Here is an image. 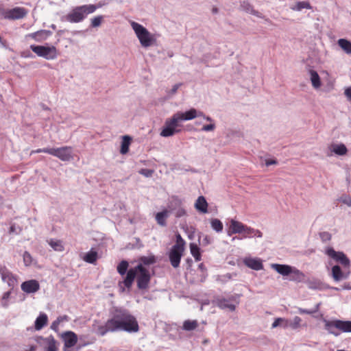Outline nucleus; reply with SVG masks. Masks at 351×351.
<instances>
[{
	"label": "nucleus",
	"instance_id": "nucleus-9",
	"mask_svg": "<svg viewBox=\"0 0 351 351\" xmlns=\"http://www.w3.org/2000/svg\"><path fill=\"white\" fill-rule=\"evenodd\" d=\"M35 341L39 344L45 350L44 351H58L57 341L55 338L50 335L47 337L42 336H36L34 337Z\"/></svg>",
	"mask_w": 351,
	"mask_h": 351
},
{
	"label": "nucleus",
	"instance_id": "nucleus-55",
	"mask_svg": "<svg viewBox=\"0 0 351 351\" xmlns=\"http://www.w3.org/2000/svg\"><path fill=\"white\" fill-rule=\"evenodd\" d=\"M176 238H177V241H176V243L175 245H182V247H184V244H185V242L184 241V239L181 237L180 234H178L176 236Z\"/></svg>",
	"mask_w": 351,
	"mask_h": 351
},
{
	"label": "nucleus",
	"instance_id": "nucleus-36",
	"mask_svg": "<svg viewBox=\"0 0 351 351\" xmlns=\"http://www.w3.org/2000/svg\"><path fill=\"white\" fill-rule=\"evenodd\" d=\"M97 258V252L96 251L90 250L85 254L83 259L86 263L93 264L96 262Z\"/></svg>",
	"mask_w": 351,
	"mask_h": 351
},
{
	"label": "nucleus",
	"instance_id": "nucleus-44",
	"mask_svg": "<svg viewBox=\"0 0 351 351\" xmlns=\"http://www.w3.org/2000/svg\"><path fill=\"white\" fill-rule=\"evenodd\" d=\"M23 262L25 266H30L33 263V258L28 252H25L23 256Z\"/></svg>",
	"mask_w": 351,
	"mask_h": 351
},
{
	"label": "nucleus",
	"instance_id": "nucleus-11",
	"mask_svg": "<svg viewBox=\"0 0 351 351\" xmlns=\"http://www.w3.org/2000/svg\"><path fill=\"white\" fill-rule=\"evenodd\" d=\"M184 247L182 245H173L169 252V258L173 267L177 268L180 263Z\"/></svg>",
	"mask_w": 351,
	"mask_h": 351
},
{
	"label": "nucleus",
	"instance_id": "nucleus-4",
	"mask_svg": "<svg viewBox=\"0 0 351 351\" xmlns=\"http://www.w3.org/2000/svg\"><path fill=\"white\" fill-rule=\"evenodd\" d=\"M130 23L143 47L148 48L156 45L157 38L155 34L149 32L140 23L133 21H130Z\"/></svg>",
	"mask_w": 351,
	"mask_h": 351
},
{
	"label": "nucleus",
	"instance_id": "nucleus-32",
	"mask_svg": "<svg viewBox=\"0 0 351 351\" xmlns=\"http://www.w3.org/2000/svg\"><path fill=\"white\" fill-rule=\"evenodd\" d=\"M337 43L339 46L347 54H351V42L345 38H340L338 40Z\"/></svg>",
	"mask_w": 351,
	"mask_h": 351
},
{
	"label": "nucleus",
	"instance_id": "nucleus-3",
	"mask_svg": "<svg viewBox=\"0 0 351 351\" xmlns=\"http://www.w3.org/2000/svg\"><path fill=\"white\" fill-rule=\"evenodd\" d=\"M136 278L137 287L139 289H147L151 280L149 271L141 264H138L134 268L130 269L123 282L119 284L120 290L123 292L125 289H130Z\"/></svg>",
	"mask_w": 351,
	"mask_h": 351
},
{
	"label": "nucleus",
	"instance_id": "nucleus-16",
	"mask_svg": "<svg viewBox=\"0 0 351 351\" xmlns=\"http://www.w3.org/2000/svg\"><path fill=\"white\" fill-rule=\"evenodd\" d=\"M245 226V225L241 221L232 219L230 220L229 226L226 230L227 234L230 237L234 234H241Z\"/></svg>",
	"mask_w": 351,
	"mask_h": 351
},
{
	"label": "nucleus",
	"instance_id": "nucleus-60",
	"mask_svg": "<svg viewBox=\"0 0 351 351\" xmlns=\"http://www.w3.org/2000/svg\"><path fill=\"white\" fill-rule=\"evenodd\" d=\"M36 347L35 346H31L28 349H25L23 351H36Z\"/></svg>",
	"mask_w": 351,
	"mask_h": 351
},
{
	"label": "nucleus",
	"instance_id": "nucleus-18",
	"mask_svg": "<svg viewBox=\"0 0 351 351\" xmlns=\"http://www.w3.org/2000/svg\"><path fill=\"white\" fill-rule=\"evenodd\" d=\"M243 263L247 267L256 271H259L263 269V261L259 258L245 257L243 259Z\"/></svg>",
	"mask_w": 351,
	"mask_h": 351
},
{
	"label": "nucleus",
	"instance_id": "nucleus-58",
	"mask_svg": "<svg viewBox=\"0 0 351 351\" xmlns=\"http://www.w3.org/2000/svg\"><path fill=\"white\" fill-rule=\"evenodd\" d=\"M298 312L300 314H311V313H313V311H311L307 309L302 308H298Z\"/></svg>",
	"mask_w": 351,
	"mask_h": 351
},
{
	"label": "nucleus",
	"instance_id": "nucleus-43",
	"mask_svg": "<svg viewBox=\"0 0 351 351\" xmlns=\"http://www.w3.org/2000/svg\"><path fill=\"white\" fill-rule=\"evenodd\" d=\"M199 240L202 245L206 246L212 243L213 238L209 235L203 234L199 237Z\"/></svg>",
	"mask_w": 351,
	"mask_h": 351
},
{
	"label": "nucleus",
	"instance_id": "nucleus-46",
	"mask_svg": "<svg viewBox=\"0 0 351 351\" xmlns=\"http://www.w3.org/2000/svg\"><path fill=\"white\" fill-rule=\"evenodd\" d=\"M103 16H97L91 19V26L93 27H99L102 21Z\"/></svg>",
	"mask_w": 351,
	"mask_h": 351
},
{
	"label": "nucleus",
	"instance_id": "nucleus-47",
	"mask_svg": "<svg viewBox=\"0 0 351 351\" xmlns=\"http://www.w3.org/2000/svg\"><path fill=\"white\" fill-rule=\"evenodd\" d=\"M138 172L145 177L149 178L152 176L154 171L149 169H141Z\"/></svg>",
	"mask_w": 351,
	"mask_h": 351
},
{
	"label": "nucleus",
	"instance_id": "nucleus-33",
	"mask_svg": "<svg viewBox=\"0 0 351 351\" xmlns=\"http://www.w3.org/2000/svg\"><path fill=\"white\" fill-rule=\"evenodd\" d=\"M47 243L55 251L62 252L64 249L62 242L60 240L51 239L47 241Z\"/></svg>",
	"mask_w": 351,
	"mask_h": 351
},
{
	"label": "nucleus",
	"instance_id": "nucleus-23",
	"mask_svg": "<svg viewBox=\"0 0 351 351\" xmlns=\"http://www.w3.org/2000/svg\"><path fill=\"white\" fill-rule=\"evenodd\" d=\"M301 322L302 319L298 316H295L293 320L283 318L282 327L283 328H290L293 330H296L301 326Z\"/></svg>",
	"mask_w": 351,
	"mask_h": 351
},
{
	"label": "nucleus",
	"instance_id": "nucleus-29",
	"mask_svg": "<svg viewBox=\"0 0 351 351\" xmlns=\"http://www.w3.org/2000/svg\"><path fill=\"white\" fill-rule=\"evenodd\" d=\"M241 7L243 9V10L245 11L246 12L254 15L257 17L263 18L262 14L255 10L253 6L248 1H243L241 4Z\"/></svg>",
	"mask_w": 351,
	"mask_h": 351
},
{
	"label": "nucleus",
	"instance_id": "nucleus-5",
	"mask_svg": "<svg viewBox=\"0 0 351 351\" xmlns=\"http://www.w3.org/2000/svg\"><path fill=\"white\" fill-rule=\"evenodd\" d=\"M96 8L93 4H87L73 8L64 17L66 21L77 23L84 21L86 16L95 12Z\"/></svg>",
	"mask_w": 351,
	"mask_h": 351
},
{
	"label": "nucleus",
	"instance_id": "nucleus-61",
	"mask_svg": "<svg viewBox=\"0 0 351 351\" xmlns=\"http://www.w3.org/2000/svg\"><path fill=\"white\" fill-rule=\"evenodd\" d=\"M9 276H10V273H9V272H5V273H3V274H2V279H3V280H4V281H5V278H6L7 277H9Z\"/></svg>",
	"mask_w": 351,
	"mask_h": 351
},
{
	"label": "nucleus",
	"instance_id": "nucleus-13",
	"mask_svg": "<svg viewBox=\"0 0 351 351\" xmlns=\"http://www.w3.org/2000/svg\"><path fill=\"white\" fill-rule=\"evenodd\" d=\"M348 153V149L346 146L343 143H333L328 145V151H327V156H343L346 155Z\"/></svg>",
	"mask_w": 351,
	"mask_h": 351
},
{
	"label": "nucleus",
	"instance_id": "nucleus-63",
	"mask_svg": "<svg viewBox=\"0 0 351 351\" xmlns=\"http://www.w3.org/2000/svg\"><path fill=\"white\" fill-rule=\"evenodd\" d=\"M64 351H74L72 348H67L64 346Z\"/></svg>",
	"mask_w": 351,
	"mask_h": 351
},
{
	"label": "nucleus",
	"instance_id": "nucleus-39",
	"mask_svg": "<svg viewBox=\"0 0 351 351\" xmlns=\"http://www.w3.org/2000/svg\"><path fill=\"white\" fill-rule=\"evenodd\" d=\"M210 226L212 229L218 233L221 232L223 230V223L219 219L217 218L212 219L210 220Z\"/></svg>",
	"mask_w": 351,
	"mask_h": 351
},
{
	"label": "nucleus",
	"instance_id": "nucleus-34",
	"mask_svg": "<svg viewBox=\"0 0 351 351\" xmlns=\"http://www.w3.org/2000/svg\"><path fill=\"white\" fill-rule=\"evenodd\" d=\"M198 326L197 320H185L183 323L182 329L186 331H191L196 329Z\"/></svg>",
	"mask_w": 351,
	"mask_h": 351
},
{
	"label": "nucleus",
	"instance_id": "nucleus-53",
	"mask_svg": "<svg viewBox=\"0 0 351 351\" xmlns=\"http://www.w3.org/2000/svg\"><path fill=\"white\" fill-rule=\"evenodd\" d=\"M307 285L308 288L312 289H315L318 288V285H319V282H313V281H307Z\"/></svg>",
	"mask_w": 351,
	"mask_h": 351
},
{
	"label": "nucleus",
	"instance_id": "nucleus-31",
	"mask_svg": "<svg viewBox=\"0 0 351 351\" xmlns=\"http://www.w3.org/2000/svg\"><path fill=\"white\" fill-rule=\"evenodd\" d=\"M169 215V211L164 210L162 212H159L156 215V220L157 223L161 226H165L167 225L166 219Z\"/></svg>",
	"mask_w": 351,
	"mask_h": 351
},
{
	"label": "nucleus",
	"instance_id": "nucleus-14",
	"mask_svg": "<svg viewBox=\"0 0 351 351\" xmlns=\"http://www.w3.org/2000/svg\"><path fill=\"white\" fill-rule=\"evenodd\" d=\"M236 298H239V295H237L235 296H232L229 300L217 297L214 299L213 302L215 305L221 309H229L230 311H234L236 308V306L234 304H230L229 300H235Z\"/></svg>",
	"mask_w": 351,
	"mask_h": 351
},
{
	"label": "nucleus",
	"instance_id": "nucleus-1",
	"mask_svg": "<svg viewBox=\"0 0 351 351\" xmlns=\"http://www.w3.org/2000/svg\"><path fill=\"white\" fill-rule=\"evenodd\" d=\"M110 313L112 322L116 331L123 330L130 333L139 330L138 322L129 311L123 308L114 307Z\"/></svg>",
	"mask_w": 351,
	"mask_h": 351
},
{
	"label": "nucleus",
	"instance_id": "nucleus-25",
	"mask_svg": "<svg viewBox=\"0 0 351 351\" xmlns=\"http://www.w3.org/2000/svg\"><path fill=\"white\" fill-rule=\"evenodd\" d=\"M208 203L204 196H199L195 203V209L202 213H206L208 212Z\"/></svg>",
	"mask_w": 351,
	"mask_h": 351
},
{
	"label": "nucleus",
	"instance_id": "nucleus-52",
	"mask_svg": "<svg viewBox=\"0 0 351 351\" xmlns=\"http://www.w3.org/2000/svg\"><path fill=\"white\" fill-rule=\"evenodd\" d=\"M320 237L322 241H328L331 239V234L328 232H323L320 233Z\"/></svg>",
	"mask_w": 351,
	"mask_h": 351
},
{
	"label": "nucleus",
	"instance_id": "nucleus-62",
	"mask_svg": "<svg viewBox=\"0 0 351 351\" xmlns=\"http://www.w3.org/2000/svg\"><path fill=\"white\" fill-rule=\"evenodd\" d=\"M104 5V3L99 2V3H98L97 5H94V6L96 8V10H97V8L102 7Z\"/></svg>",
	"mask_w": 351,
	"mask_h": 351
},
{
	"label": "nucleus",
	"instance_id": "nucleus-35",
	"mask_svg": "<svg viewBox=\"0 0 351 351\" xmlns=\"http://www.w3.org/2000/svg\"><path fill=\"white\" fill-rule=\"evenodd\" d=\"M173 202H175L176 205H178L179 206L178 208V209H176L175 211L176 217L179 218V217H182L186 215V210L183 207L181 206L182 201L178 198H174Z\"/></svg>",
	"mask_w": 351,
	"mask_h": 351
},
{
	"label": "nucleus",
	"instance_id": "nucleus-26",
	"mask_svg": "<svg viewBox=\"0 0 351 351\" xmlns=\"http://www.w3.org/2000/svg\"><path fill=\"white\" fill-rule=\"evenodd\" d=\"M48 317L45 313H40L39 315L35 320L34 327L36 330H40L47 324Z\"/></svg>",
	"mask_w": 351,
	"mask_h": 351
},
{
	"label": "nucleus",
	"instance_id": "nucleus-50",
	"mask_svg": "<svg viewBox=\"0 0 351 351\" xmlns=\"http://www.w3.org/2000/svg\"><path fill=\"white\" fill-rule=\"evenodd\" d=\"M283 323V318L282 317H278L275 319L274 322H273L271 325L272 328H275L278 326H282V324Z\"/></svg>",
	"mask_w": 351,
	"mask_h": 351
},
{
	"label": "nucleus",
	"instance_id": "nucleus-15",
	"mask_svg": "<svg viewBox=\"0 0 351 351\" xmlns=\"http://www.w3.org/2000/svg\"><path fill=\"white\" fill-rule=\"evenodd\" d=\"M350 271H343L340 266L336 265L331 268V277L335 282L346 280L350 276Z\"/></svg>",
	"mask_w": 351,
	"mask_h": 351
},
{
	"label": "nucleus",
	"instance_id": "nucleus-2",
	"mask_svg": "<svg viewBox=\"0 0 351 351\" xmlns=\"http://www.w3.org/2000/svg\"><path fill=\"white\" fill-rule=\"evenodd\" d=\"M202 115V111L193 108L186 112L178 111L165 121L164 127L160 132V136L163 137L172 136L180 132L179 130H177V128L180 126V122L190 121Z\"/></svg>",
	"mask_w": 351,
	"mask_h": 351
},
{
	"label": "nucleus",
	"instance_id": "nucleus-49",
	"mask_svg": "<svg viewBox=\"0 0 351 351\" xmlns=\"http://www.w3.org/2000/svg\"><path fill=\"white\" fill-rule=\"evenodd\" d=\"M330 289H332V290H335V291H339V290H341V289H343V290H351V281L345 283L341 288L331 287Z\"/></svg>",
	"mask_w": 351,
	"mask_h": 351
},
{
	"label": "nucleus",
	"instance_id": "nucleus-30",
	"mask_svg": "<svg viewBox=\"0 0 351 351\" xmlns=\"http://www.w3.org/2000/svg\"><path fill=\"white\" fill-rule=\"evenodd\" d=\"M69 320V317L68 315H64L57 317L56 320H54L50 326L51 329L53 331L58 332L59 331V326L61 323L64 322H68Z\"/></svg>",
	"mask_w": 351,
	"mask_h": 351
},
{
	"label": "nucleus",
	"instance_id": "nucleus-56",
	"mask_svg": "<svg viewBox=\"0 0 351 351\" xmlns=\"http://www.w3.org/2000/svg\"><path fill=\"white\" fill-rule=\"evenodd\" d=\"M278 163L276 160L274 159H269L265 160V165L269 167L272 165H276Z\"/></svg>",
	"mask_w": 351,
	"mask_h": 351
},
{
	"label": "nucleus",
	"instance_id": "nucleus-57",
	"mask_svg": "<svg viewBox=\"0 0 351 351\" xmlns=\"http://www.w3.org/2000/svg\"><path fill=\"white\" fill-rule=\"evenodd\" d=\"M199 117L203 118L204 120L208 121L210 123H215L214 120L210 117L206 116L203 112L202 115L200 116Z\"/></svg>",
	"mask_w": 351,
	"mask_h": 351
},
{
	"label": "nucleus",
	"instance_id": "nucleus-59",
	"mask_svg": "<svg viewBox=\"0 0 351 351\" xmlns=\"http://www.w3.org/2000/svg\"><path fill=\"white\" fill-rule=\"evenodd\" d=\"M346 96L351 101V87L347 88L345 90Z\"/></svg>",
	"mask_w": 351,
	"mask_h": 351
},
{
	"label": "nucleus",
	"instance_id": "nucleus-38",
	"mask_svg": "<svg viewBox=\"0 0 351 351\" xmlns=\"http://www.w3.org/2000/svg\"><path fill=\"white\" fill-rule=\"evenodd\" d=\"M131 138L129 136H124L121 142V147L120 152L122 154H125L129 151V146L130 144Z\"/></svg>",
	"mask_w": 351,
	"mask_h": 351
},
{
	"label": "nucleus",
	"instance_id": "nucleus-12",
	"mask_svg": "<svg viewBox=\"0 0 351 351\" xmlns=\"http://www.w3.org/2000/svg\"><path fill=\"white\" fill-rule=\"evenodd\" d=\"M73 149L71 147L64 146L58 148H50L49 154L58 158L62 161H69L72 159Z\"/></svg>",
	"mask_w": 351,
	"mask_h": 351
},
{
	"label": "nucleus",
	"instance_id": "nucleus-7",
	"mask_svg": "<svg viewBox=\"0 0 351 351\" xmlns=\"http://www.w3.org/2000/svg\"><path fill=\"white\" fill-rule=\"evenodd\" d=\"M325 328L329 333L337 337L339 336L340 333L336 331L335 329L343 332H351V321H343L339 319L326 321Z\"/></svg>",
	"mask_w": 351,
	"mask_h": 351
},
{
	"label": "nucleus",
	"instance_id": "nucleus-20",
	"mask_svg": "<svg viewBox=\"0 0 351 351\" xmlns=\"http://www.w3.org/2000/svg\"><path fill=\"white\" fill-rule=\"evenodd\" d=\"M51 34L52 32L49 30L41 29L27 34V37L31 38L36 42H43L47 40Z\"/></svg>",
	"mask_w": 351,
	"mask_h": 351
},
{
	"label": "nucleus",
	"instance_id": "nucleus-10",
	"mask_svg": "<svg viewBox=\"0 0 351 351\" xmlns=\"http://www.w3.org/2000/svg\"><path fill=\"white\" fill-rule=\"evenodd\" d=\"M93 330L96 334L101 337L106 335L108 332H116L111 318L104 324L95 320L93 324Z\"/></svg>",
	"mask_w": 351,
	"mask_h": 351
},
{
	"label": "nucleus",
	"instance_id": "nucleus-8",
	"mask_svg": "<svg viewBox=\"0 0 351 351\" xmlns=\"http://www.w3.org/2000/svg\"><path fill=\"white\" fill-rule=\"evenodd\" d=\"M325 253L335 262L340 263L345 267H350V261L343 252H337L332 247H328L326 249Z\"/></svg>",
	"mask_w": 351,
	"mask_h": 351
},
{
	"label": "nucleus",
	"instance_id": "nucleus-51",
	"mask_svg": "<svg viewBox=\"0 0 351 351\" xmlns=\"http://www.w3.org/2000/svg\"><path fill=\"white\" fill-rule=\"evenodd\" d=\"M341 202L348 206H351V197L349 196L341 197L340 199Z\"/></svg>",
	"mask_w": 351,
	"mask_h": 351
},
{
	"label": "nucleus",
	"instance_id": "nucleus-19",
	"mask_svg": "<svg viewBox=\"0 0 351 351\" xmlns=\"http://www.w3.org/2000/svg\"><path fill=\"white\" fill-rule=\"evenodd\" d=\"M62 338L64 341V347L72 348L77 342V336L75 332L72 331L64 332L62 335Z\"/></svg>",
	"mask_w": 351,
	"mask_h": 351
},
{
	"label": "nucleus",
	"instance_id": "nucleus-41",
	"mask_svg": "<svg viewBox=\"0 0 351 351\" xmlns=\"http://www.w3.org/2000/svg\"><path fill=\"white\" fill-rule=\"evenodd\" d=\"M190 250L195 261H199L201 260V254L199 252V248L197 247V245L194 243H191L190 245Z\"/></svg>",
	"mask_w": 351,
	"mask_h": 351
},
{
	"label": "nucleus",
	"instance_id": "nucleus-22",
	"mask_svg": "<svg viewBox=\"0 0 351 351\" xmlns=\"http://www.w3.org/2000/svg\"><path fill=\"white\" fill-rule=\"evenodd\" d=\"M39 289V283L35 280L25 281L21 285V289L27 293H35Z\"/></svg>",
	"mask_w": 351,
	"mask_h": 351
},
{
	"label": "nucleus",
	"instance_id": "nucleus-17",
	"mask_svg": "<svg viewBox=\"0 0 351 351\" xmlns=\"http://www.w3.org/2000/svg\"><path fill=\"white\" fill-rule=\"evenodd\" d=\"M27 11L23 8L16 7L8 10L5 14V18L8 19H20L25 16Z\"/></svg>",
	"mask_w": 351,
	"mask_h": 351
},
{
	"label": "nucleus",
	"instance_id": "nucleus-24",
	"mask_svg": "<svg viewBox=\"0 0 351 351\" xmlns=\"http://www.w3.org/2000/svg\"><path fill=\"white\" fill-rule=\"evenodd\" d=\"M271 267L283 276H289V274H291V269L293 268L292 266H290L289 265H282L277 263L271 264Z\"/></svg>",
	"mask_w": 351,
	"mask_h": 351
},
{
	"label": "nucleus",
	"instance_id": "nucleus-45",
	"mask_svg": "<svg viewBox=\"0 0 351 351\" xmlns=\"http://www.w3.org/2000/svg\"><path fill=\"white\" fill-rule=\"evenodd\" d=\"M182 85V83H178V84H174L171 90L167 91V97L171 98L173 95H174L177 93L178 88Z\"/></svg>",
	"mask_w": 351,
	"mask_h": 351
},
{
	"label": "nucleus",
	"instance_id": "nucleus-42",
	"mask_svg": "<svg viewBox=\"0 0 351 351\" xmlns=\"http://www.w3.org/2000/svg\"><path fill=\"white\" fill-rule=\"evenodd\" d=\"M128 268V263L126 261H122L117 266V271L121 275H124Z\"/></svg>",
	"mask_w": 351,
	"mask_h": 351
},
{
	"label": "nucleus",
	"instance_id": "nucleus-37",
	"mask_svg": "<svg viewBox=\"0 0 351 351\" xmlns=\"http://www.w3.org/2000/svg\"><path fill=\"white\" fill-rule=\"evenodd\" d=\"M156 262V258L154 255H149L147 256H142L139 259V263L143 266L153 265Z\"/></svg>",
	"mask_w": 351,
	"mask_h": 351
},
{
	"label": "nucleus",
	"instance_id": "nucleus-40",
	"mask_svg": "<svg viewBox=\"0 0 351 351\" xmlns=\"http://www.w3.org/2000/svg\"><path fill=\"white\" fill-rule=\"evenodd\" d=\"M311 6L307 1H298L291 8V10L295 11H301L302 9H311Z\"/></svg>",
	"mask_w": 351,
	"mask_h": 351
},
{
	"label": "nucleus",
	"instance_id": "nucleus-64",
	"mask_svg": "<svg viewBox=\"0 0 351 351\" xmlns=\"http://www.w3.org/2000/svg\"><path fill=\"white\" fill-rule=\"evenodd\" d=\"M199 268L201 269V270H204V265L203 263H200L199 265Z\"/></svg>",
	"mask_w": 351,
	"mask_h": 351
},
{
	"label": "nucleus",
	"instance_id": "nucleus-54",
	"mask_svg": "<svg viewBox=\"0 0 351 351\" xmlns=\"http://www.w3.org/2000/svg\"><path fill=\"white\" fill-rule=\"evenodd\" d=\"M50 148L38 149L32 152V154L47 153L49 154Z\"/></svg>",
	"mask_w": 351,
	"mask_h": 351
},
{
	"label": "nucleus",
	"instance_id": "nucleus-21",
	"mask_svg": "<svg viewBox=\"0 0 351 351\" xmlns=\"http://www.w3.org/2000/svg\"><path fill=\"white\" fill-rule=\"evenodd\" d=\"M262 237L263 233L259 230L245 225L244 230L242 231L241 239L261 238Z\"/></svg>",
	"mask_w": 351,
	"mask_h": 351
},
{
	"label": "nucleus",
	"instance_id": "nucleus-27",
	"mask_svg": "<svg viewBox=\"0 0 351 351\" xmlns=\"http://www.w3.org/2000/svg\"><path fill=\"white\" fill-rule=\"evenodd\" d=\"M309 79L311 82L312 86L315 89H319L321 86V80L317 71L313 69H310L308 71Z\"/></svg>",
	"mask_w": 351,
	"mask_h": 351
},
{
	"label": "nucleus",
	"instance_id": "nucleus-48",
	"mask_svg": "<svg viewBox=\"0 0 351 351\" xmlns=\"http://www.w3.org/2000/svg\"><path fill=\"white\" fill-rule=\"evenodd\" d=\"M216 128L215 123H211L208 125H205L202 127V131L203 132H211L213 131Z\"/></svg>",
	"mask_w": 351,
	"mask_h": 351
},
{
	"label": "nucleus",
	"instance_id": "nucleus-6",
	"mask_svg": "<svg viewBox=\"0 0 351 351\" xmlns=\"http://www.w3.org/2000/svg\"><path fill=\"white\" fill-rule=\"evenodd\" d=\"M30 49L38 56L48 60H55L58 56V51L53 45H32Z\"/></svg>",
	"mask_w": 351,
	"mask_h": 351
},
{
	"label": "nucleus",
	"instance_id": "nucleus-28",
	"mask_svg": "<svg viewBox=\"0 0 351 351\" xmlns=\"http://www.w3.org/2000/svg\"><path fill=\"white\" fill-rule=\"evenodd\" d=\"M289 276H290V278H289L290 280L295 281L298 282H302L305 278L304 274L294 267H293V268L291 269V274H289Z\"/></svg>",
	"mask_w": 351,
	"mask_h": 351
}]
</instances>
